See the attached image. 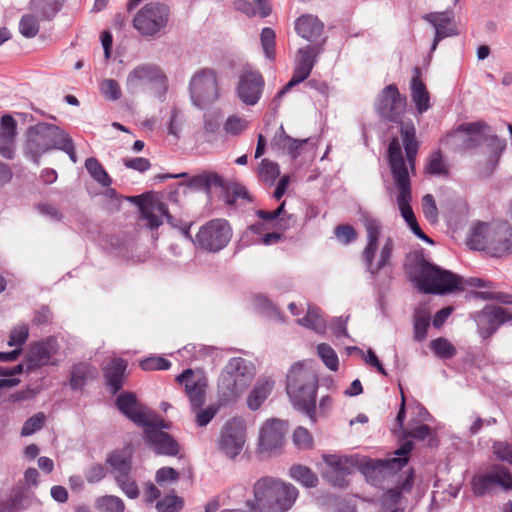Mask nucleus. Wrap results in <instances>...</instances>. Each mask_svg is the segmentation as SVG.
Returning a JSON list of instances; mask_svg holds the SVG:
<instances>
[{"label":"nucleus","instance_id":"423d86ee","mask_svg":"<svg viewBox=\"0 0 512 512\" xmlns=\"http://www.w3.org/2000/svg\"><path fill=\"white\" fill-rule=\"evenodd\" d=\"M387 157L391 174L398 191L396 201L400 213L403 219L412 218L414 212L411 207V180L408 168L406 167L401 145L397 137H393L390 140L387 150Z\"/></svg>","mask_w":512,"mask_h":512},{"label":"nucleus","instance_id":"338daca9","mask_svg":"<svg viewBox=\"0 0 512 512\" xmlns=\"http://www.w3.org/2000/svg\"><path fill=\"white\" fill-rule=\"evenodd\" d=\"M294 444L300 449H308L312 447L313 438L308 429L299 426L293 433Z\"/></svg>","mask_w":512,"mask_h":512},{"label":"nucleus","instance_id":"4468645a","mask_svg":"<svg viewBox=\"0 0 512 512\" xmlns=\"http://www.w3.org/2000/svg\"><path fill=\"white\" fill-rule=\"evenodd\" d=\"M470 317L475 321L482 339L491 337L510 318L505 308L495 305H486L482 310L471 313Z\"/></svg>","mask_w":512,"mask_h":512},{"label":"nucleus","instance_id":"393cba45","mask_svg":"<svg viewBox=\"0 0 512 512\" xmlns=\"http://www.w3.org/2000/svg\"><path fill=\"white\" fill-rule=\"evenodd\" d=\"M127 367V361L120 357L112 358L103 367L105 385L111 394L115 395L123 388Z\"/></svg>","mask_w":512,"mask_h":512},{"label":"nucleus","instance_id":"aec40b11","mask_svg":"<svg viewBox=\"0 0 512 512\" xmlns=\"http://www.w3.org/2000/svg\"><path fill=\"white\" fill-rule=\"evenodd\" d=\"M435 28V36L431 45L430 52H434L441 40L447 37L459 34L454 21L453 11L431 12L423 17Z\"/></svg>","mask_w":512,"mask_h":512},{"label":"nucleus","instance_id":"37998d69","mask_svg":"<svg viewBox=\"0 0 512 512\" xmlns=\"http://www.w3.org/2000/svg\"><path fill=\"white\" fill-rule=\"evenodd\" d=\"M320 312L321 310L318 307L309 305L306 315L298 319L297 322L318 333L323 332L326 328V323Z\"/></svg>","mask_w":512,"mask_h":512},{"label":"nucleus","instance_id":"f03ea898","mask_svg":"<svg viewBox=\"0 0 512 512\" xmlns=\"http://www.w3.org/2000/svg\"><path fill=\"white\" fill-rule=\"evenodd\" d=\"M253 500L246 501L252 512H288L299 497V490L280 478L264 476L252 487Z\"/></svg>","mask_w":512,"mask_h":512},{"label":"nucleus","instance_id":"473e14b6","mask_svg":"<svg viewBox=\"0 0 512 512\" xmlns=\"http://www.w3.org/2000/svg\"><path fill=\"white\" fill-rule=\"evenodd\" d=\"M414 75L411 79L410 89L412 101L415 103L416 110L422 114L430 108V97L427 88L421 80L419 67H415Z\"/></svg>","mask_w":512,"mask_h":512},{"label":"nucleus","instance_id":"4c0bfd02","mask_svg":"<svg viewBox=\"0 0 512 512\" xmlns=\"http://www.w3.org/2000/svg\"><path fill=\"white\" fill-rule=\"evenodd\" d=\"M188 186L210 194L212 187L224 188V179L216 172H204L193 176L189 180Z\"/></svg>","mask_w":512,"mask_h":512},{"label":"nucleus","instance_id":"a19ab883","mask_svg":"<svg viewBox=\"0 0 512 512\" xmlns=\"http://www.w3.org/2000/svg\"><path fill=\"white\" fill-rule=\"evenodd\" d=\"M289 476L307 488L318 485L317 475L307 466L296 464L289 469Z\"/></svg>","mask_w":512,"mask_h":512},{"label":"nucleus","instance_id":"bf43d9fd","mask_svg":"<svg viewBox=\"0 0 512 512\" xmlns=\"http://www.w3.org/2000/svg\"><path fill=\"white\" fill-rule=\"evenodd\" d=\"M100 92L111 101H117L122 96L120 85L114 79H104L100 84Z\"/></svg>","mask_w":512,"mask_h":512},{"label":"nucleus","instance_id":"13d9d810","mask_svg":"<svg viewBox=\"0 0 512 512\" xmlns=\"http://www.w3.org/2000/svg\"><path fill=\"white\" fill-rule=\"evenodd\" d=\"M225 404H221L220 401L216 404H212L208 406L205 409L199 408L195 412L196 418L195 422L198 427H205L207 426L211 420L215 417V415L218 413L221 406H224Z\"/></svg>","mask_w":512,"mask_h":512},{"label":"nucleus","instance_id":"4be33fe9","mask_svg":"<svg viewBox=\"0 0 512 512\" xmlns=\"http://www.w3.org/2000/svg\"><path fill=\"white\" fill-rule=\"evenodd\" d=\"M143 440L156 455L176 456L180 450L178 442L168 432L145 430Z\"/></svg>","mask_w":512,"mask_h":512},{"label":"nucleus","instance_id":"49530a36","mask_svg":"<svg viewBox=\"0 0 512 512\" xmlns=\"http://www.w3.org/2000/svg\"><path fill=\"white\" fill-rule=\"evenodd\" d=\"M39 20L34 13L24 14L19 21V32L25 38L35 37L40 29Z\"/></svg>","mask_w":512,"mask_h":512},{"label":"nucleus","instance_id":"f3484780","mask_svg":"<svg viewBox=\"0 0 512 512\" xmlns=\"http://www.w3.org/2000/svg\"><path fill=\"white\" fill-rule=\"evenodd\" d=\"M58 349L59 345L54 337L31 344L26 354V370L34 371L46 365H58V360H52Z\"/></svg>","mask_w":512,"mask_h":512},{"label":"nucleus","instance_id":"20e7f679","mask_svg":"<svg viewBox=\"0 0 512 512\" xmlns=\"http://www.w3.org/2000/svg\"><path fill=\"white\" fill-rule=\"evenodd\" d=\"M474 250L485 251L492 257L502 258L512 254V226L507 221L480 222L475 225L468 239Z\"/></svg>","mask_w":512,"mask_h":512},{"label":"nucleus","instance_id":"a878e982","mask_svg":"<svg viewBox=\"0 0 512 512\" xmlns=\"http://www.w3.org/2000/svg\"><path fill=\"white\" fill-rule=\"evenodd\" d=\"M308 142V139H294L288 136L281 125L270 142L271 149L278 155H289L296 159L300 155V148Z\"/></svg>","mask_w":512,"mask_h":512},{"label":"nucleus","instance_id":"72a5a7b5","mask_svg":"<svg viewBox=\"0 0 512 512\" xmlns=\"http://www.w3.org/2000/svg\"><path fill=\"white\" fill-rule=\"evenodd\" d=\"M325 43L326 38H323L318 43L309 44L298 49L295 64L312 71L318 61V57L324 51Z\"/></svg>","mask_w":512,"mask_h":512},{"label":"nucleus","instance_id":"ddd939ff","mask_svg":"<svg viewBox=\"0 0 512 512\" xmlns=\"http://www.w3.org/2000/svg\"><path fill=\"white\" fill-rule=\"evenodd\" d=\"M470 486L475 497L491 494L497 487L508 491L512 489V474L504 466H495L491 472L475 474Z\"/></svg>","mask_w":512,"mask_h":512},{"label":"nucleus","instance_id":"69168bd1","mask_svg":"<svg viewBox=\"0 0 512 512\" xmlns=\"http://www.w3.org/2000/svg\"><path fill=\"white\" fill-rule=\"evenodd\" d=\"M423 214L428 221L435 223L438 219V209L433 195L426 194L422 198Z\"/></svg>","mask_w":512,"mask_h":512},{"label":"nucleus","instance_id":"603ef678","mask_svg":"<svg viewBox=\"0 0 512 512\" xmlns=\"http://www.w3.org/2000/svg\"><path fill=\"white\" fill-rule=\"evenodd\" d=\"M406 437L423 441L428 438V446L435 447L438 444L436 436L432 433L431 428L426 424H420L405 433Z\"/></svg>","mask_w":512,"mask_h":512},{"label":"nucleus","instance_id":"b1692460","mask_svg":"<svg viewBox=\"0 0 512 512\" xmlns=\"http://www.w3.org/2000/svg\"><path fill=\"white\" fill-rule=\"evenodd\" d=\"M17 123L10 114L0 120V156L12 160L15 157Z\"/></svg>","mask_w":512,"mask_h":512},{"label":"nucleus","instance_id":"7ed1b4c3","mask_svg":"<svg viewBox=\"0 0 512 512\" xmlns=\"http://www.w3.org/2000/svg\"><path fill=\"white\" fill-rule=\"evenodd\" d=\"M317 376L303 364L292 365L286 377V392L297 410L305 413L312 422L316 421Z\"/></svg>","mask_w":512,"mask_h":512},{"label":"nucleus","instance_id":"1a4fd4ad","mask_svg":"<svg viewBox=\"0 0 512 512\" xmlns=\"http://www.w3.org/2000/svg\"><path fill=\"white\" fill-rule=\"evenodd\" d=\"M394 241L391 237L384 241L378 259L375 260L377 250L362 251V261L366 272L378 288L387 287L393 275L392 255Z\"/></svg>","mask_w":512,"mask_h":512},{"label":"nucleus","instance_id":"5701e85b","mask_svg":"<svg viewBox=\"0 0 512 512\" xmlns=\"http://www.w3.org/2000/svg\"><path fill=\"white\" fill-rule=\"evenodd\" d=\"M285 423L278 419H269L260 429L259 447L262 451H272L282 445Z\"/></svg>","mask_w":512,"mask_h":512},{"label":"nucleus","instance_id":"bb28decb","mask_svg":"<svg viewBox=\"0 0 512 512\" xmlns=\"http://www.w3.org/2000/svg\"><path fill=\"white\" fill-rule=\"evenodd\" d=\"M115 406L121 414L137 426L142 422V418L146 413L133 392H121L116 398Z\"/></svg>","mask_w":512,"mask_h":512},{"label":"nucleus","instance_id":"6e6d98bb","mask_svg":"<svg viewBox=\"0 0 512 512\" xmlns=\"http://www.w3.org/2000/svg\"><path fill=\"white\" fill-rule=\"evenodd\" d=\"M182 508L183 500L175 494L166 495L156 502L158 512H179Z\"/></svg>","mask_w":512,"mask_h":512},{"label":"nucleus","instance_id":"e2e57ef3","mask_svg":"<svg viewBox=\"0 0 512 512\" xmlns=\"http://www.w3.org/2000/svg\"><path fill=\"white\" fill-rule=\"evenodd\" d=\"M139 366L143 371L168 370L171 362L164 357L153 356L142 360Z\"/></svg>","mask_w":512,"mask_h":512},{"label":"nucleus","instance_id":"052dcab7","mask_svg":"<svg viewBox=\"0 0 512 512\" xmlns=\"http://www.w3.org/2000/svg\"><path fill=\"white\" fill-rule=\"evenodd\" d=\"M45 419V415L42 412H39L33 415L32 417L28 418L22 426L21 435L30 436L35 432L41 430L45 423Z\"/></svg>","mask_w":512,"mask_h":512},{"label":"nucleus","instance_id":"58836bf2","mask_svg":"<svg viewBox=\"0 0 512 512\" xmlns=\"http://www.w3.org/2000/svg\"><path fill=\"white\" fill-rule=\"evenodd\" d=\"M273 388V383L268 380H259L247 397V406L250 410H258L268 398Z\"/></svg>","mask_w":512,"mask_h":512},{"label":"nucleus","instance_id":"c85d7f7f","mask_svg":"<svg viewBox=\"0 0 512 512\" xmlns=\"http://www.w3.org/2000/svg\"><path fill=\"white\" fill-rule=\"evenodd\" d=\"M324 24L316 16L301 15L295 21V31L303 39L318 43V38L322 35Z\"/></svg>","mask_w":512,"mask_h":512},{"label":"nucleus","instance_id":"4d7b16f0","mask_svg":"<svg viewBox=\"0 0 512 512\" xmlns=\"http://www.w3.org/2000/svg\"><path fill=\"white\" fill-rule=\"evenodd\" d=\"M425 171L430 175H447L448 171L445 167L441 151L433 152L427 161Z\"/></svg>","mask_w":512,"mask_h":512},{"label":"nucleus","instance_id":"dca6fc26","mask_svg":"<svg viewBox=\"0 0 512 512\" xmlns=\"http://www.w3.org/2000/svg\"><path fill=\"white\" fill-rule=\"evenodd\" d=\"M265 80L257 70H244L239 75L236 93L240 101L247 106L256 105L263 93Z\"/></svg>","mask_w":512,"mask_h":512},{"label":"nucleus","instance_id":"9d476101","mask_svg":"<svg viewBox=\"0 0 512 512\" xmlns=\"http://www.w3.org/2000/svg\"><path fill=\"white\" fill-rule=\"evenodd\" d=\"M189 95L192 104L205 109L219 98L218 76L214 69L201 68L196 71L189 82Z\"/></svg>","mask_w":512,"mask_h":512},{"label":"nucleus","instance_id":"774afa93","mask_svg":"<svg viewBox=\"0 0 512 512\" xmlns=\"http://www.w3.org/2000/svg\"><path fill=\"white\" fill-rule=\"evenodd\" d=\"M248 126V122L238 116H229L224 124V130L230 135H239Z\"/></svg>","mask_w":512,"mask_h":512},{"label":"nucleus","instance_id":"6e6552de","mask_svg":"<svg viewBox=\"0 0 512 512\" xmlns=\"http://www.w3.org/2000/svg\"><path fill=\"white\" fill-rule=\"evenodd\" d=\"M167 77L159 66L154 64H141L131 70L126 78V88L129 93L137 94L146 87L161 101L167 91Z\"/></svg>","mask_w":512,"mask_h":512},{"label":"nucleus","instance_id":"0eeeda50","mask_svg":"<svg viewBox=\"0 0 512 512\" xmlns=\"http://www.w3.org/2000/svg\"><path fill=\"white\" fill-rule=\"evenodd\" d=\"M65 131L50 123H38L28 128L24 145L27 157L39 164L40 157L47 151L57 149Z\"/></svg>","mask_w":512,"mask_h":512},{"label":"nucleus","instance_id":"79ce46f5","mask_svg":"<svg viewBox=\"0 0 512 512\" xmlns=\"http://www.w3.org/2000/svg\"><path fill=\"white\" fill-rule=\"evenodd\" d=\"M430 314L425 309H417L413 317L414 340L422 342L426 339L430 326Z\"/></svg>","mask_w":512,"mask_h":512},{"label":"nucleus","instance_id":"a18cd8bd","mask_svg":"<svg viewBox=\"0 0 512 512\" xmlns=\"http://www.w3.org/2000/svg\"><path fill=\"white\" fill-rule=\"evenodd\" d=\"M430 348L433 353L440 359H451L457 354L455 346L446 338L439 337L432 340Z\"/></svg>","mask_w":512,"mask_h":512},{"label":"nucleus","instance_id":"39448f33","mask_svg":"<svg viewBox=\"0 0 512 512\" xmlns=\"http://www.w3.org/2000/svg\"><path fill=\"white\" fill-rule=\"evenodd\" d=\"M254 378L253 368L242 357H234L224 367L218 380L221 404L234 403Z\"/></svg>","mask_w":512,"mask_h":512},{"label":"nucleus","instance_id":"a211bd4d","mask_svg":"<svg viewBox=\"0 0 512 512\" xmlns=\"http://www.w3.org/2000/svg\"><path fill=\"white\" fill-rule=\"evenodd\" d=\"M245 443V425L236 418L228 420L223 427L220 449L229 458L240 454Z\"/></svg>","mask_w":512,"mask_h":512},{"label":"nucleus","instance_id":"f8f14e48","mask_svg":"<svg viewBox=\"0 0 512 512\" xmlns=\"http://www.w3.org/2000/svg\"><path fill=\"white\" fill-rule=\"evenodd\" d=\"M232 237V230L227 220L213 219L204 224L196 234V243L208 252L224 249Z\"/></svg>","mask_w":512,"mask_h":512},{"label":"nucleus","instance_id":"8fccbe9b","mask_svg":"<svg viewBox=\"0 0 512 512\" xmlns=\"http://www.w3.org/2000/svg\"><path fill=\"white\" fill-rule=\"evenodd\" d=\"M317 354L325 366L331 371H337L339 360L335 350L327 343H321L317 346Z\"/></svg>","mask_w":512,"mask_h":512},{"label":"nucleus","instance_id":"864d4df0","mask_svg":"<svg viewBox=\"0 0 512 512\" xmlns=\"http://www.w3.org/2000/svg\"><path fill=\"white\" fill-rule=\"evenodd\" d=\"M97 508L103 512H123L124 502L121 498L114 495H106L96 500Z\"/></svg>","mask_w":512,"mask_h":512},{"label":"nucleus","instance_id":"2eb2a0df","mask_svg":"<svg viewBox=\"0 0 512 512\" xmlns=\"http://www.w3.org/2000/svg\"><path fill=\"white\" fill-rule=\"evenodd\" d=\"M406 106V97L401 96L395 84L386 86L378 96L377 112L387 121L398 123Z\"/></svg>","mask_w":512,"mask_h":512},{"label":"nucleus","instance_id":"6ab92c4d","mask_svg":"<svg viewBox=\"0 0 512 512\" xmlns=\"http://www.w3.org/2000/svg\"><path fill=\"white\" fill-rule=\"evenodd\" d=\"M176 381L184 385L185 393L189 399L192 411L203 407L207 388V380L205 377L196 376L194 371L188 368L176 377Z\"/></svg>","mask_w":512,"mask_h":512},{"label":"nucleus","instance_id":"0e129e2a","mask_svg":"<svg viewBox=\"0 0 512 512\" xmlns=\"http://www.w3.org/2000/svg\"><path fill=\"white\" fill-rule=\"evenodd\" d=\"M334 234L339 242L345 245L354 242L357 238L356 230L349 224H340L336 226Z\"/></svg>","mask_w":512,"mask_h":512},{"label":"nucleus","instance_id":"7c9ffc66","mask_svg":"<svg viewBox=\"0 0 512 512\" xmlns=\"http://www.w3.org/2000/svg\"><path fill=\"white\" fill-rule=\"evenodd\" d=\"M96 368L89 362L80 361L71 366L69 387L73 391H82L88 381L94 377Z\"/></svg>","mask_w":512,"mask_h":512},{"label":"nucleus","instance_id":"09e8293b","mask_svg":"<svg viewBox=\"0 0 512 512\" xmlns=\"http://www.w3.org/2000/svg\"><path fill=\"white\" fill-rule=\"evenodd\" d=\"M275 39L276 34L275 31L270 27H264L260 34L261 46L264 52L265 57L273 61L276 57L275 51Z\"/></svg>","mask_w":512,"mask_h":512},{"label":"nucleus","instance_id":"ea45409f","mask_svg":"<svg viewBox=\"0 0 512 512\" xmlns=\"http://www.w3.org/2000/svg\"><path fill=\"white\" fill-rule=\"evenodd\" d=\"M129 201L135 203L140 211L141 218L147 221V226L151 230L157 229L162 225L163 221L161 217L156 214L154 210L145 202L144 194L139 196H132L128 198Z\"/></svg>","mask_w":512,"mask_h":512},{"label":"nucleus","instance_id":"c9c22d12","mask_svg":"<svg viewBox=\"0 0 512 512\" xmlns=\"http://www.w3.org/2000/svg\"><path fill=\"white\" fill-rule=\"evenodd\" d=\"M361 221L364 225L367 235V243L363 251L378 250L379 238L382 232L381 222L368 213L362 215Z\"/></svg>","mask_w":512,"mask_h":512},{"label":"nucleus","instance_id":"5fc2aeb1","mask_svg":"<svg viewBox=\"0 0 512 512\" xmlns=\"http://www.w3.org/2000/svg\"><path fill=\"white\" fill-rule=\"evenodd\" d=\"M324 462L336 473L346 475L350 473L349 464H352L350 457H340L337 455H324Z\"/></svg>","mask_w":512,"mask_h":512},{"label":"nucleus","instance_id":"e433bc0d","mask_svg":"<svg viewBox=\"0 0 512 512\" xmlns=\"http://www.w3.org/2000/svg\"><path fill=\"white\" fill-rule=\"evenodd\" d=\"M30 496L25 487L16 488L12 495L0 504V512H20L29 507Z\"/></svg>","mask_w":512,"mask_h":512},{"label":"nucleus","instance_id":"680f3d73","mask_svg":"<svg viewBox=\"0 0 512 512\" xmlns=\"http://www.w3.org/2000/svg\"><path fill=\"white\" fill-rule=\"evenodd\" d=\"M116 482L128 498L136 499L139 496L138 486L129 474L116 476Z\"/></svg>","mask_w":512,"mask_h":512},{"label":"nucleus","instance_id":"c03bdc74","mask_svg":"<svg viewBox=\"0 0 512 512\" xmlns=\"http://www.w3.org/2000/svg\"><path fill=\"white\" fill-rule=\"evenodd\" d=\"M85 168L90 176L104 187H109L112 184V179L105 171L101 163L95 157H89L85 161Z\"/></svg>","mask_w":512,"mask_h":512},{"label":"nucleus","instance_id":"2f4dec72","mask_svg":"<svg viewBox=\"0 0 512 512\" xmlns=\"http://www.w3.org/2000/svg\"><path fill=\"white\" fill-rule=\"evenodd\" d=\"M414 444L412 441L408 440L403 442L400 447L395 451V455L398 457L377 460L374 470L384 471V470H401L404 466L407 465L409 461V454L412 451Z\"/></svg>","mask_w":512,"mask_h":512},{"label":"nucleus","instance_id":"9b49d317","mask_svg":"<svg viewBox=\"0 0 512 512\" xmlns=\"http://www.w3.org/2000/svg\"><path fill=\"white\" fill-rule=\"evenodd\" d=\"M169 8L161 3L144 5L133 19L134 28L143 36L158 34L168 23Z\"/></svg>","mask_w":512,"mask_h":512},{"label":"nucleus","instance_id":"f704fd0d","mask_svg":"<svg viewBox=\"0 0 512 512\" xmlns=\"http://www.w3.org/2000/svg\"><path fill=\"white\" fill-rule=\"evenodd\" d=\"M64 0H31L30 8L41 21H51L62 9Z\"/></svg>","mask_w":512,"mask_h":512},{"label":"nucleus","instance_id":"f257e3e1","mask_svg":"<svg viewBox=\"0 0 512 512\" xmlns=\"http://www.w3.org/2000/svg\"><path fill=\"white\" fill-rule=\"evenodd\" d=\"M404 270L409 281L424 294L444 295L462 289L460 276L428 262L422 254L412 256Z\"/></svg>","mask_w":512,"mask_h":512},{"label":"nucleus","instance_id":"3c124183","mask_svg":"<svg viewBox=\"0 0 512 512\" xmlns=\"http://www.w3.org/2000/svg\"><path fill=\"white\" fill-rule=\"evenodd\" d=\"M106 462L116 470L119 475H126L131 471V460L122 452L114 451L110 453Z\"/></svg>","mask_w":512,"mask_h":512},{"label":"nucleus","instance_id":"de8ad7c7","mask_svg":"<svg viewBox=\"0 0 512 512\" xmlns=\"http://www.w3.org/2000/svg\"><path fill=\"white\" fill-rule=\"evenodd\" d=\"M258 174L262 181L272 185L280 175V167L276 162L268 159H262L258 169Z\"/></svg>","mask_w":512,"mask_h":512},{"label":"nucleus","instance_id":"c756f323","mask_svg":"<svg viewBox=\"0 0 512 512\" xmlns=\"http://www.w3.org/2000/svg\"><path fill=\"white\" fill-rule=\"evenodd\" d=\"M414 469L410 468L408 474L406 475L403 482L394 487L388 489L386 492L383 493L381 497V506L383 509H393L396 508L395 506L399 504L402 494L404 493H410L414 486Z\"/></svg>","mask_w":512,"mask_h":512},{"label":"nucleus","instance_id":"412c9836","mask_svg":"<svg viewBox=\"0 0 512 512\" xmlns=\"http://www.w3.org/2000/svg\"><path fill=\"white\" fill-rule=\"evenodd\" d=\"M489 126L484 121L461 124L453 133L461 150H470L485 141V130Z\"/></svg>","mask_w":512,"mask_h":512},{"label":"nucleus","instance_id":"cd10ccee","mask_svg":"<svg viewBox=\"0 0 512 512\" xmlns=\"http://www.w3.org/2000/svg\"><path fill=\"white\" fill-rule=\"evenodd\" d=\"M399 125V133L402 139V144L406 154V165L408 164L410 168L414 169L416 155L419 149V141L416 138V128L413 122L410 121H398Z\"/></svg>","mask_w":512,"mask_h":512}]
</instances>
